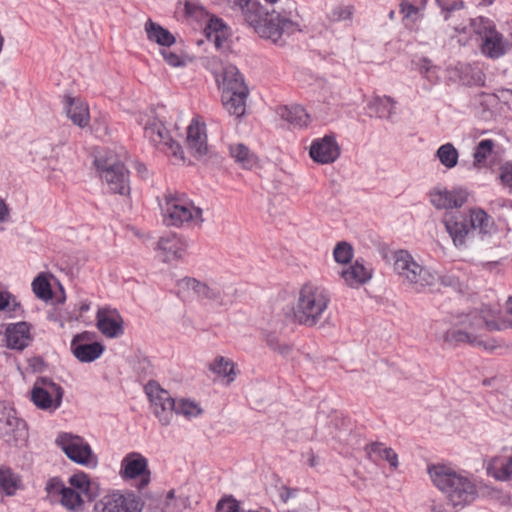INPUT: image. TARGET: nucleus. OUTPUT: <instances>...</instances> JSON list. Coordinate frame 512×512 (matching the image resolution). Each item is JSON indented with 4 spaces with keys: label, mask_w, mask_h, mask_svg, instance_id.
I'll use <instances>...</instances> for the list:
<instances>
[{
    "label": "nucleus",
    "mask_w": 512,
    "mask_h": 512,
    "mask_svg": "<svg viewBox=\"0 0 512 512\" xmlns=\"http://www.w3.org/2000/svg\"><path fill=\"white\" fill-rule=\"evenodd\" d=\"M492 320L487 322V329L490 331H500L512 327V296L508 298L506 304V313L504 316L496 317V310L491 312Z\"/></svg>",
    "instance_id": "38"
},
{
    "label": "nucleus",
    "mask_w": 512,
    "mask_h": 512,
    "mask_svg": "<svg viewBox=\"0 0 512 512\" xmlns=\"http://www.w3.org/2000/svg\"><path fill=\"white\" fill-rule=\"evenodd\" d=\"M492 309L484 307L481 312L471 311L467 314H460L451 319L456 326L476 334L482 327H487V322L492 320Z\"/></svg>",
    "instance_id": "22"
},
{
    "label": "nucleus",
    "mask_w": 512,
    "mask_h": 512,
    "mask_svg": "<svg viewBox=\"0 0 512 512\" xmlns=\"http://www.w3.org/2000/svg\"><path fill=\"white\" fill-rule=\"evenodd\" d=\"M487 471L494 478L507 481L512 477V456L494 457L488 464Z\"/></svg>",
    "instance_id": "34"
},
{
    "label": "nucleus",
    "mask_w": 512,
    "mask_h": 512,
    "mask_svg": "<svg viewBox=\"0 0 512 512\" xmlns=\"http://www.w3.org/2000/svg\"><path fill=\"white\" fill-rule=\"evenodd\" d=\"M500 178L512 190V164L507 163L501 168Z\"/></svg>",
    "instance_id": "56"
},
{
    "label": "nucleus",
    "mask_w": 512,
    "mask_h": 512,
    "mask_svg": "<svg viewBox=\"0 0 512 512\" xmlns=\"http://www.w3.org/2000/svg\"><path fill=\"white\" fill-rule=\"evenodd\" d=\"M187 244L176 234L168 233L158 240V256L163 262L181 259L186 252Z\"/></svg>",
    "instance_id": "20"
},
{
    "label": "nucleus",
    "mask_w": 512,
    "mask_h": 512,
    "mask_svg": "<svg viewBox=\"0 0 512 512\" xmlns=\"http://www.w3.org/2000/svg\"><path fill=\"white\" fill-rule=\"evenodd\" d=\"M393 270L402 282L417 292L434 286L438 280V274L419 264L407 250H397L393 254Z\"/></svg>",
    "instance_id": "3"
},
{
    "label": "nucleus",
    "mask_w": 512,
    "mask_h": 512,
    "mask_svg": "<svg viewBox=\"0 0 512 512\" xmlns=\"http://www.w3.org/2000/svg\"><path fill=\"white\" fill-rule=\"evenodd\" d=\"M396 102L389 96L375 97L369 104L368 107L373 111L374 115L380 119H387L392 121L395 115Z\"/></svg>",
    "instance_id": "33"
},
{
    "label": "nucleus",
    "mask_w": 512,
    "mask_h": 512,
    "mask_svg": "<svg viewBox=\"0 0 512 512\" xmlns=\"http://www.w3.org/2000/svg\"><path fill=\"white\" fill-rule=\"evenodd\" d=\"M334 259L337 263L346 264L353 257V248L347 242L338 243L333 250Z\"/></svg>",
    "instance_id": "48"
},
{
    "label": "nucleus",
    "mask_w": 512,
    "mask_h": 512,
    "mask_svg": "<svg viewBox=\"0 0 512 512\" xmlns=\"http://www.w3.org/2000/svg\"><path fill=\"white\" fill-rule=\"evenodd\" d=\"M296 491L290 488L284 487L280 493V498L283 502H287L291 497L295 496Z\"/></svg>",
    "instance_id": "58"
},
{
    "label": "nucleus",
    "mask_w": 512,
    "mask_h": 512,
    "mask_svg": "<svg viewBox=\"0 0 512 512\" xmlns=\"http://www.w3.org/2000/svg\"><path fill=\"white\" fill-rule=\"evenodd\" d=\"M249 94L244 78L234 65L223 67L222 103L230 115L241 117L246 111V99Z\"/></svg>",
    "instance_id": "4"
},
{
    "label": "nucleus",
    "mask_w": 512,
    "mask_h": 512,
    "mask_svg": "<svg viewBox=\"0 0 512 512\" xmlns=\"http://www.w3.org/2000/svg\"><path fill=\"white\" fill-rule=\"evenodd\" d=\"M215 63H216V57H212L211 59H207V66H208V67H211V69H212L213 73H214L215 75H217V74H218V70H217V68H216V67H214V64H215Z\"/></svg>",
    "instance_id": "62"
},
{
    "label": "nucleus",
    "mask_w": 512,
    "mask_h": 512,
    "mask_svg": "<svg viewBox=\"0 0 512 512\" xmlns=\"http://www.w3.org/2000/svg\"><path fill=\"white\" fill-rule=\"evenodd\" d=\"M471 25L474 31L482 38L481 51L485 56L491 59H498L505 54L506 49L503 36L496 30L492 21L479 17L473 19Z\"/></svg>",
    "instance_id": "11"
},
{
    "label": "nucleus",
    "mask_w": 512,
    "mask_h": 512,
    "mask_svg": "<svg viewBox=\"0 0 512 512\" xmlns=\"http://www.w3.org/2000/svg\"><path fill=\"white\" fill-rule=\"evenodd\" d=\"M368 458L376 462L380 459L386 460L389 465L396 469L399 465L397 453L390 447H386L381 442H373L365 446Z\"/></svg>",
    "instance_id": "27"
},
{
    "label": "nucleus",
    "mask_w": 512,
    "mask_h": 512,
    "mask_svg": "<svg viewBox=\"0 0 512 512\" xmlns=\"http://www.w3.org/2000/svg\"><path fill=\"white\" fill-rule=\"evenodd\" d=\"M188 149L198 159L208 153L206 126L197 119H193L187 128L186 138Z\"/></svg>",
    "instance_id": "21"
},
{
    "label": "nucleus",
    "mask_w": 512,
    "mask_h": 512,
    "mask_svg": "<svg viewBox=\"0 0 512 512\" xmlns=\"http://www.w3.org/2000/svg\"><path fill=\"white\" fill-rule=\"evenodd\" d=\"M216 512H243L240 509L239 503L232 498L222 499L217 504Z\"/></svg>",
    "instance_id": "54"
},
{
    "label": "nucleus",
    "mask_w": 512,
    "mask_h": 512,
    "mask_svg": "<svg viewBox=\"0 0 512 512\" xmlns=\"http://www.w3.org/2000/svg\"><path fill=\"white\" fill-rule=\"evenodd\" d=\"M341 149L334 135H325L314 139L310 145L309 155L319 164L334 163L340 156Z\"/></svg>",
    "instance_id": "17"
},
{
    "label": "nucleus",
    "mask_w": 512,
    "mask_h": 512,
    "mask_svg": "<svg viewBox=\"0 0 512 512\" xmlns=\"http://www.w3.org/2000/svg\"><path fill=\"white\" fill-rule=\"evenodd\" d=\"M65 487L60 478L54 477L47 481L45 490L49 496H61Z\"/></svg>",
    "instance_id": "52"
},
{
    "label": "nucleus",
    "mask_w": 512,
    "mask_h": 512,
    "mask_svg": "<svg viewBox=\"0 0 512 512\" xmlns=\"http://www.w3.org/2000/svg\"><path fill=\"white\" fill-rule=\"evenodd\" d=\"M144 502L133 492H114L96 502L90 512H142Z\"/></svg>",
    "instance_id": "12"
},
{
    "label": "nucleus",
    "mask_w": 512,
    "mask_h": 512,
    "mask_svg": "<svg viewBox=\"0 0 512 512\" xmlns=\"http://www.w3.org/2000/svg\"><path fill=\"white\" fill-rule=\"evenodd\" d=\"M25 425V422L17 417L14 409L3 407L0 410V433L3 436L19 433L24 430Z\"/></svg>",
    "instance_id": "31"
},
{
    "label": "nucleus",
    "mask_w": 512,
    "mask_h": 512,
    "mask_svg": "<svg viewBox=\"0 0 512 512\" xmlns=\"http://www.w3.org/2000/svg\"><path fill=\"white\" fill-rule=\"evenodd\" d=\"M18 309L20 303L16 298L10 292L0 290V311L15 313Z\"/></svg>",
    "instance_id": "50"
},
{
    "label": "nucleus",
    "mask_w": 512,
    "mask_h": 512,
    "mask_svg": "<svg viewBox=\"0 0 512 512\" xmlns=\"http://www.w3.org/2000/svg\"><path fill=\"white\" fill-rule=\"evenodd\" d=\"M62 387L47 378H39L31 391V401L42 410L54 411L62 403Z\"/></svg>",
    "instance_id": "13"
},
{
    "label": "nucleus",
    "mask_w": 512,
    "mask_h": 512,
    "mask_svg": "<svg viewBox=\"0 0 512 512\" xmlns=\"http://www.w3.org/2000/svg\"><path fill=\"white\" fill-rule=\"evenodd\" d=\"M9 216V210L3 201H0V222H5Z\"/></svg>",
    "instance_id": "61"
},
{
    "label": "nucleus",
    "mask_w": 512,
    "mask_h": 512,
    "mask_svg": "<svg viewBox=\"0 0 512 512\" xmlns=\"http://www.w3.org/2000/svg\"><path fill=\"white\" fill-rule=\"evenodd\" d=\"M428 474L433 484L446 495L454 507H464L477 495L476 485L472 479L447 465L428 466Z\"/></svg>",
    "instance_id": "1"
},
{
    "label": "nucleus",
    "mask_w": 512,
    "mask_h": 512,
    "mask_svg": "<svg viewBox=\"0 0 512 512\" xmlns=\"http://www.w3.org/2000/svg\"><path fill=\"white\" fill-rule=\"evenodd\" d=\"M436 157L443 166L451 169L457 165L459 153L452 143H446L437 149Z\"/></svg>",
    "instance_id": "39"
},
{
    "label": "nucleus",
    "mask_w": 512,
    "mask_h": 512,
    "mask_svg": "<svg viewBox=\"0 0 512 512\" xmlns=\"http://www.w3.org/2000/svg\"><path fill=\"white\" fill-rule=\"evenodd\" d=\"M330 303L328 291L313 283L304 284L293 308L294 320L304 326H315L323 317Z\"/></svg>",
    "instance_id": "2"
},
{
    "label": "nucleus",
    "mask_w": 512,
    "mask_h": 512,
    "mask_svg": "<svg viewBox=\"0 0 512 512\" xmlns=\"http://www.w3.org/2000/svg\"><path fill=\"white\" fill-rule=\"evenodd\" d=\"M94 164L101 180L108 185L112 193L130 195L129 171L116 154H101L95 158Z\"/></svg>",
    "instance_id": "5"
},
{
    "label": "nucleus",
    "mask_w": 512,
    "mask_h": 512,
    "mask_svg": "<svg viewBox=\"0 0 512 512\" xmlns=\"http://www.w3.org/2000/svg\"><path fill=\"white\" fill-rule=\"evenodd\" d=\"M425 4H419L416 0L412 2H403L401 4V12L406 16L410 17L418 12V6H424Z\"/></svg>",
    "instance_id": "55"
},
{
    "label": "nucleus",
    "mask_w": 512,
    "mask_h": 512,
    "mask_svg": "<svg viewBox=\"0 0 512 512\" xmlns=\"http://www.w3.org/2000/svg\"><path fill=\"white\" fill-rule=\"evenodd\" d=\"M23 488L22 478L8 466H0V491L8 497Z\"/></svg>",
    "instance_id": "29"
},
{
    "label": "nucleus",
    "mask_w": 512,
    "mask_h": 512,
    "mask_svg": "<svg viewBox=\"0 0 512 512\" xmlns=\"http://www.w3.org/2000/svg\"><path fill=\"white\" fill-rule=\"evenodd\" d=\"M144 136L158 150L173 158L174 163L184 162V151L174 140L170 130L164 122L154 113L148 117L144 124Z\"/></svg>",
    "instance_id": "7"
},
{
    "label": "nucleus",
    "mask_w": 512,
    "mask_h": 512,
    "mask_svg": "<svg viewBox=\"0 0 512 512\" xmlns=\"http://www.w3.org/2000/svg\"><path fill=\"white\" fill-rule=\"evenodd\" d=\"M95 333L84 331L75 335L71 341V352L82 363H90L98 359L104 352V346L93 342Z\"/></svg>",
    "instance_id": "16"
},
{
    "label": "nucleus",
    "mask_w": 512,
    "mask_h": 512,
    "mask_svg": "<svg viewBox=\"0 0 512 512\" xmlns=\"http://www.w3.org/2000/svg\"><path fill=\"white\" fill-rule=\"evenodd\" d=\"M32 290L41 300H49L52 298V290L46 277L39 275L32 282Z\"/></svg>",
    "instance_id": "46"
},
{
    "label": "nucleus",
    "mask_w": 512,
    "mask_h": 512,
    "mask_svg": "<svg viewBox=\"0 0 512 512\" xmlns=\"http://www.w3.org/2000/svg\"><path fill=\"white\" fill-rule=\"evenodd\" d=\"M162 210L168 225L195 227L200 226L204 221L202 209L178 194H166L165 206Z\"/></svg>",
    "instance_id": "6"
},
{
    "label": "nucleus",
    "mask_w": 512,
    "mask_h": 512,
    "mask_svg": "<svg viewBox=\"0 0 512 512\" xmlns=\"http://www.w3.org/2000/svg\"><path fill=\"white\" fill-rule=\"evenodd\" d=\"M178 286L180 289L192 291L200 299L207 298L209 285L195 278L185 277L178 282Z\"/></svg>",
    "instance_id": "42"
},
{
    "label": "nucleus",
    "mask_w": 512,
    "mask_h": 512,
    "mask_svg": "<svg viewBox=\"0 0 512 512\" xmlns=\"http://www.w3.org/2000/svg\"><path fill=\"white\" fill-rule=\"evenodd\" d=\"M435 325L437 338L450 346H459L466 343L471 346L483 347L485 350H493L497 347L494 343L481 340L477 334L459 328L451 321L448 329L443 328L444 323L442 321H436Z\"/></svg>",
    "instance_id": "14"
},
{
    "label": "nucleus",
    "mask_w": 512,
    "mask_h": 512,
    "mask_svg": "<svg viewBox=\"0 0 512 512\" xmlns=\"http://www.w3.org/2000/svg\"><path fill=\"white\" fill-rule=\"evenodd\" d=\"M144 392L149 399L153 414L158 419L159 423L162 426L170 425L176 400L154 380H150L144 386Z\"/></svg>",
    "instance_id": "10"
},
{
    "label": "nucleus",
    "mask_w": 512,
    "mask_h": 512,
    "mask_svg": "<svg viewBox=\"0 0 512 512\" xmlns=\"http://www.w3.org/2000/svg\"><path fill=\"white\" fill-rule=\"evenodd\" d=\"M205 33L209 41L213 42L216 49L225 48L228 37V27L219 18L212 17L205 27Z\"/></svg>",
    "instance_id": "28"
},
{
    "label": "nucleus",
    "mask_w": 512,
    "mask_h": 512,
    "mask_svg": "<svg viewBox=\"0 0 512 512\" xmlns=\"http://www.w3.org/2000/svg\"><path fill=\"white\" fill-rule=\"evenodd\" d=\"M201 413L199 406L192 401L181 399L175 401V409H173V415H183L186 418L196 417Z\"/></svg>",
    "instance_id": "45"
},
{
    "label": "nucleus",
    "mask_w": 512,
    "mask_h": 512,
    "mask_svg": "<svg viewBox=\"0 0 512 512\" xmlns=\"http://www.w3.org/2000/svg\"><path fill=\"white\" fill-rule=\"evenodd\" d=\"M55 442L71 461L88 468L97 467L98 458L82 437L63 432L57 436Z\"/></svg>",
    "instance_id": "8"
},
{
    "label": "nucleus",
    "mask_w": 512,
    "mask_h": 512,
    "mask_svg": "<svg viewBox=\"0 0 512 512\" xmlns=\"http://www.w3.org/2000/svg\"><path fill=\"white\" fill-rule=\"evenodd\" d=\"M430 67H431L430 61L427 60V59H424L423 60V65L420 68L421 73H427L430 70Z\"/></svg>",
    "instance_id": "63"
},
{
    "label": "nucleus",
    "mask_w": 512,
    "mask_h": 512,
    "mask_svg": "<svg viewBox=\"0 0 512 512\" xmlns=\"http://www.w3.org/2000/svg\"><path fill=\"white\" fill-rule=\"evenodd\" d=\"M231 157L243 168L251 169L257 164V157L244 144L229 147Z\"/></svg>",
    "instance_id": "36"
},
{
    "label": "nucleus",
    "mask_w": 512,
    "mask_h": 512,
    "mask_svg": "<svg viewBox=\"0 0 512 512\" xmlns=\"http://www.w3.org/2000/svg\"><path fill=\"white\" fill-rule=\"evenodd\" d=\"M341 276L350 287H358L371 279L372 272L356 260L353 265L342 271Z\"/></svg>",
    "instance_id": "30"
},
{
    "label": "nucleus",
    "mask_w": 512,
    "mask_h": 512,
    "mask_svg": "<svg viewBox=\"0 0 512 512\" xmlns=\"http://www.w3.org/2000/svg\"><path fill=\"white\" fill-rule=\"evenodd\" d=\"M431 204L438 210H448L462 207L468 199V193L464 189L448 190L436 187L429 193Z\"/></svg>",
    "instance_id": "18"
},
{
    "label": "nucleus",
    "mask_w": 512,
    "mask_h": 512,
    "mask_svg": "<svg viewBox=\"0 0 512 512\" xmlns=\"http://www.w3.org/2000/svg\"><path fill=\"white\" fill-rule=\"evenodd\" d=\"M495 142L491 139L481 140L473 153L474 165L481 166L485 163L489 155H491Z\"/></svg>",
    "instance_id": "44"
},
{
    "label": "nucleus",
    "mask_w": 512,
    "mask_h": 512,
    "mask_svg": "<svg viewBox=\"0 0 512 512\" xmlns=\"http://www.w3.org/2000/svg\"><path fill=\"white\" fill-rule=\"evenodd\" d=\"M64 110L71 121L83 128L89 123L90 115L86 103L79 98L65 97Z\"/></svg>",
    "instance_id": "25"
},
{
    "label": "nucleus",
    "mask_w": 512,
    "mask_h": 512,
    "mask_svg": "<svg viewBox=\"0 0 512 512\" xmlns=\"http://www.w3.org/2000/svg\"><path fill=\"white\" fill-rule=\"evenodd\" d=\"M266 342H267V345L273 350H275L277 348V346L280 345V342L276 335H268L266 338Z\"/></svg>",
    "instance_id": "60"
},
{
    "label": "nucleus",
    "mask_w": 512,
    "mask_h": 512,
    "mask_svg": "<svg viewBox=\"0 0 512 512\" xmlns=\"http://www.w3.org/2000/svg\"><path fill=\"white\" fill-rule=\"evenodd\" d=\"M279 115L282 119L297 127H305L310 121L309 115L300 105L284 106L280 108Z\"/></svg>",
    "instance_id": "35"
},
{
    "label": "nucleus",
    "mask_w": 512,
    "mask_h": 512,
    "mask_svg": "<svg viewBox=\"0 0 512 512\" xmlns=\"http://www.w3.org/2000/svg\"><path fill=\"white\" fill-rule=\"evenodd\" d=\"M439 280L441 281V283H442L444 286H455V285H457V284H458V280H457V278H456V277H454V276H450V275H445V276H442V277H440V276L438 275V280H437V282H438Z\"/></svg>",
    "instance_id": "57"
},
{
    "label": "nucleus",
    "mask_w": 512,
    "mask_h": 512,
    "mask_svg": "<svg viewBox=\"0 0 512 512\" xmlns=\"http://www.w3.org/2000/svg\"><path fill=\"white\" fill-rule=\"evenodd\" d=\"M96 321L99 331L108 338H116L124 333V320L115 309H99Z\"/></svg>",
    "instance_id": "19"
},
{
    "label": "nucleus",
    "mask_w": 512,
    "mask_h": 512,
    "mask_svg": "<svg viewBox=\"0 0 512 512\" xmlns=\"http://www.w3.org/2000/svg\"><path fill=\"white\" fill-rule=\"evenodd\" d=\"M119 474L124 480L139 478L138 489L145 488L151 480L148 460L139 452H130L124 456L121 460Z\"/></svg>",
    "instance_id": "15"
},
{
    "label": "nucleus",
    "mask_w": 512,
    "mask_h": 512,
    "mask_svg": "<svg viewBox=\"0 0 512 512\" xmlns=\"http://www.w3.org/2000/svg\"><path fill=\"white\" fill-rule=\"evenodd\" d=\"M90 309V305L88 303H82L80 306V312L84 313Z\"/></svg>",
    "instance_id": "64"
},
{
    "label": "nucleus",
    "mask_w": 512,
    "mask_h": 512,
    "mask_svg": "<svg viewBox=\"0 0 512 512\" xmlns=\"http://www.w3.org/2000/svg\"><path fill=\"white\" fill-rule=\"evenodd\" d=\"M207 294L208 295L206 299L211 300L219 305H228L232 302V296L215 284L209 285Z\"/></svg>",
    "instance_id": "49"
},
{
    "label": "nucleus",
    "mask_w": 512,
    "mask_h": 512,
    "mask_svg": "<svg viewBox=\"0 0 512 512\" xmlns=\"http://www.w3.org/2000/svg\"><path fill=\"white\" fill-rule=\"evenodd\" d=\"M240 8L245 22L257 33L258 27H260L265 20L269 10L257 0H246L244 5H241Z\"/></svg>",
    "instance_id": "26"
},
{
    "label": "nucleus",
    "mask_w": 512,
    "mask_h": 512,
    "mask_svg": "<svg viewBox=\"0 0 512 512\" xmlns=\"http://www.w3.org/2000/svg\"><path fill=\"white\" fill-rule=\"evenodd\" d=\"M470 230H479L482 235H487L493 228L491 217L481 208L470 210Z\"/></svg>",
    "instance_id": "37"
},
{
    "label": "nucleus",
    "mask_w": 512,
    "mask_h": 512,
    "mask_svg": "<svg viewBox=\"0 0 512 512\" xmlns=\"http://www.w3.org/2000/svg\"><path fill=\"white\" fill-rule=\"evenodd\" d=\"M299 24L285 15H281L275 10L269 11L261 26L258 27L257 34L271 40L275 44L282 45L284 37L299 31Z\"/></svg>",
    "instance_id": "9"
},
{
    "label": "nucleus",
    "mask_w": 512,
    "mask_h": 512,
    "mask_svg": "<svg viewBox=\"0 0 512 512\" xmlns=\"http://www.w3.org/2000/svg\"><path fill=\"white\" fill-rule=\"evenodd\" d=\"M30 328L24 321L9 324L5 332L7 347L20 351L28 347L32 340Z\"/></svg>",
    "instance_id": "23"
},
{
    "label": "nucleus",
    "mask_w": 512,
    "mask_h": 512,
    "mask_svg": "<svg viewBox=\"0 0 512 512\" xmlns=\"http://www.w3.org/2000/svg\"><path fill=\"white\" fill-rule=\"evenodd\" d=\"M444 224L454 245L456 247L464 246L466 244V238L471 232L466 220L461 216L447 214L444 218Z\"/></svg>",
    "instance_id": "24"
},
{
    "label": "nucleus",
    "mask_w": 512,
    "mask_h": 512,
    "mask_svg": "<svg viewBox=\"0 0 512 512\" xmlns=\"http://www.w3.org/2000/svg\"><path fill=\"white\" fill-rule=\"evenodd\" d=\"M147 38L160 46L170 47L175 43V37L158 23L148 19L145 23Z\"/></svg>",
    "instance_id": "32"
},
{
    "label": "nucleus",
    "mask_w": 512,
    "mask_h": 512,
    "mask_svg": "<svg viewBox=\"0 0 512 512\" xmlns=\"http://www.w3.org/2000/svg\"><path fill=\"white\" fill-rule=\"evenodd\" d=\"M436 2L441 8L444 20L446 21L449 19L452 11L460 10L464 7V2L462 0L453 1L451 4H448L446 0H436Z\"/></svg>",
    "instance_id": "51"
},
{
    "label": "nucleus",
    "mask_w": 512,
    "mask_h": 512,
    "mask_svg": "<svg viewBox=\"0 0 512 512\" xmlns=\"http://www.w3.org/2000/svg\"><path fill=\"white\" fill-rule=\"evenodd\" d=\"M354 7L351 5L337 4L334 5L327 13V19L330 22H341L352 19Z\"/></svg>",
    "instance_id": "43"
},
{
    "label": "nucleus",
    "mask_w": 512,
    "mask_h": 512,
    "mask_svg": "<svg viewBox=\"0 0 512 512\" xmlns=\"http://www.w3.org/2000/svg\"><path fill=\"white\" fill-rule=\"evenodd\" d=\"M69 488H73L82 496H88L90 490V479L85 473L73 474L69 480Z\"/></svg>",
    "instance_id": "47"
},
{
    "label": "nucleus",
    "mask_w": 512,
    "mask_h": 512,
    "mask_svg": "<svg viewBox=\"0 0 512 512\" xmlns=\"http://www.w3.org/2000/svg\"><path fill=\"white\" fill-rule=\"evenodd\" d=\"M291 349L292 348L289 344L283 343L277 346V348L274 351L278 352L282 356H288L289 353L291 352Z\"/></svg>",
    "instance_id": "59"
},
{
    "label": "nucleus",
    "mask_w": 512,
    "mask_h": 512,
    "mask_svg": "<svg viewBox=\"0 0 512 512\" xmlns=\"http://www.w3.org/2000/svg\"><path fill=\"white\" fill-rule=\"evenodd\" d=\"M160 53L168 65L172 67H180L184 65V60L179 54L172 52L167 48H162Z\"/></svg>",
    "instance_id": "53"
},
{
    "label": "nucleus",
    "mask_w": 512,
    "mask_h": 512,
    "mask_svg": "<svg viewBox=\"0 0 512 512\" xmlns=\"http://www.w3.org/2000/svg\"><path fill=\"white\" fill-rule=\"evenodd\" d=\"M60 503L69 511H78L82 508L84 499L83 496L73 488L65 487L61 495Z\"/></svg>",
    "instance_id": "41"
},
{
    "label": "nucleus",
    "mask_w": 512,
    "mask_h": 512,
    "mask_svg": "<svg viewBox=\"0 0 512 512\" xmlns=\"http://www.w3.org/2000/svg\"><path fill=\"white\" fill-rule=\"evenodd\" d=\"M210 370L220 377H227L228 383L235 379L234 363L223 356L215 358L210 364Z\"/></svg>",
    "instance_id": "40"
}]
</instances>
